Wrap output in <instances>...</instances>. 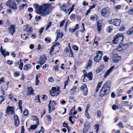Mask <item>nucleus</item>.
Segmentation results:
<instances>
[{"label":"nucleus","instance_id":"51","mask_svg":"<svg viewBox=\"0 0 133 133\" xmlns=\"http://www.w3.org/2000/svg\"><path fill=\"white\" fill-rule=\"evenodd\" d=\"M28 110L26 109H24V110L23 111V114L24 115H26L28 114Z\"/></svg>","mask_w":133,"mask_h":133},{"label":"nucleus","instance_id":"61","mask_svg":"<svg viewBox=\"0 0 133 133\" xmlns=\"http://www.w3.org/2000/svg\"><path fill=\"white\" fill-rule=\"evenodd\" d=\"M47 119H48V121H50L51 120V116L50 115H48L46 116Z\"/></svg>","mask_w":133,"mask_h":133},{"label":"nucleus","instance_id":"18","mask_svg":"<svg viewBox=\"0 0 133 133\" xmlns=\"http://www.w3.org/2000/svg\"><path fill=\"white\" fill-rule=\"evenodd\" d=\"M92 74L91 72H90L87 74L84 73L83 76H84L83 78H84L85 77H87L90 80H91L92 79Z\"/></svg>","mask_w":133,"mask_h":133},{"label":"nucleus","instance_id":"32","mask_svg":"<svg viewBox=\"0 0 133 133\" xmlns=\"http://www.w3.org/2000/svg\"><path fill=\"white\" fill-rule=\"evenodd\" d=\"M127 33L129 35H131L133 33V26L128 31Z\"/></svg>","mask_w":133,"mask_h":133},{"label":"nucleus","instance_id":"35","mask_svg":"<svg viewBox=\"0 0 133 133\" xmlns=\"http://www.w3.org/2000/svg\"><path fill=\"white\" fill-rule=\"evenodd\" d=\"M31 65L29 64H26L24 65L23 67V69L25 70H27L28 69L30 68Z\"/></svg>","mask_w":133,"mask_h":133},{"label":"nucleus","instance_id":"50","mask_svg":"<svg viewBox=\"0 0 133 133\" xmlns=\"http://www.w3.org/2000/svg\"><path fill=\"white\" fill-rule=\"evenodd\" d=\"M23 65V64L22 62L21 61L19 65V68L21 70H22V67Z\"/></svg>","mask_w":133,"mask_h":133},{"label":"nucleus","instance_id":"12","mask_svg":"<svg viewBox=\"0 0 133 133\" xmlns=\"http://www.w3.org/2000/svg\"><path fill=\"white\" fill-rule=\"evenodd\" d=\"M115 67V66L114 65L111 67L110 69L107 70L103 76V77L104 78H105L107 76L109 75L110 73L113 71Z\"/></svg>","mask_w":133,"mask_h":133},{"label":"nucleus","instance_id":"56","mask_svg":"<svg viewBox=\"0 0 133 133\" xmlns=\"http://www.w3.org/2000/svg\"><path fill=\"white\" fill-rule=\"evenodd\" d=\"M115 8L116 9L118 10L120 9L121 8V6L120 5H118L115 6Z\"/></svg>","mask_w":133,"mask_h":133},{"label":"nucleus","instance_id":"64","mask_svg":"<svg viewBox=\"0 0 133 133\" xmlns=\"http://www.w3.org/2000/svg\"><path fill=\"white\" fill-rule=\"evenodd\" d=\"M44 129L43 127H41V130L39 131L38 132L39 133H44Z\"/></svg>","mask_w":133,"mask_h":133},{"label":"nucleus","instance_id":"38","mask_svg":"<svg viewBox=\"0 0 133 133\" xmlns=\"http://www.w3.org/2000/svg\"><path fill=\"white\" fill-rule=\"evenodd\" d=\"M76 14H72L70 16V18L71 20H74L75 18Z\"/></svg>","mask_w":133,"mask_h":133},{"label":"nucleus","instance_id":"21","mask_svg":"<svg viewBox=\"0 0 133 133\" xmlns=\"http://www.w3.org/2000/svg\"><path fill=\"white\" fill-rule=\"evenodd\" d=\"M76 117L75 116H70L69 117V120L72 124H73L75 121V118Z\"/></svg>","mask_w":133,"mask_h":133},{"label":"nucleus","instance_id":"41","mask_svg":"<svg viewBox=\"0 0 133 133\" xmlns=\"http://www.w3.org/2000/svg\"><path fill=\"white\" fill-rule=\"evenodd\" d=\"M35 100H36L35 101L37 102H39L40 103L39 100V95H38L36 96Z\"/></svg>","mask_w":133,"mask_h":133},{"label":"nucleus","instance_id":"1","mask_svg":"<svg viewBox=\"0 0 133 133\" xmlns=\"http://www.w3.org/2000/svg\"><path fill=\"white\" fill-rule=\"evenodd\" d=\"M33 7L37 11V14L42 17L47 16L54 8L50 3H44L41 6L35 3L33 5Z\"/></svg>","mask_w":133,"mask_h":133},{"label":"nucleus","instance_id":"54","mask_svg":"<svg viewBox=\"0 0 133 133\" xmlns=\"http://www.w3.org/2000/svg\"><path fill=\"white\" fill-rule=\"evenodd\" d=\"M65 20H63L62 21H61L60 23V27H62V26L63 24H64V23H65Z\"/></svg>","mask_w":133,"mask_h":133},{"label":"nucleus","instance_id":"4","mask_svg":"<svg viewBox=\"0 0 133 133\" xmlns=\"http://www.w3.org/2000/svg\"><path fill=\"white\" fill-rule=\"evenodd\" d=\"M59 88L58 87H52L49 92L51 96H57L59 94Z\"/></svg>","mask_w":133,"mask_h":133},{"label":"nucleus","instance_id":"5","mask_svg":"<svg viewBox=\"0 0 133 133\" xmlns=\"http://www.w3.org/2000/svg\"><path fill=\"white\" fill-rule=\"evenodd\" d=\"M6 6L14 10L17 9L16 4L14 0L8 1L6 3Z\"/></svg>","mask_w":133,"mask_h":133},{"label":"nucleus","instance_id":"16","mask_svg":"<svg viewBox=\"0 0 133 133\" xmlns=\"http://www.w3.org/2000/svg\"><path fill=\"white\" fill-rule=\"evenodd\" d=\"M15 124L16 126H18L19 123V120L18 116L16 115H14V116Z\"/></svg>","mask_w":133,"mask_h":133},{"label":"nucleus","instance_id":"59","mask_svg":"<svg viewBox=\"0 0 133 133\" xmlns=\"http://www.w3.org/2000/svg\"><path fill=\"white\" fill-rule=\"evenodd\" d=\"M14 75L15 77H17L19 75V73L18 72H16L14 73Z\"/></svg>","mask_w":133,"mask_h":133},{"label":"nucleus","instance_id":"52","mask_svg":"<svg viewBox=\"0 0 133 133\" xmlns=\"http://www.w3.org/2000/svg\"><path fill=\"white\" fill-rule=\"evenodd\" d=\"M85 115L86 117L87 118H90V116L89 114L87 112V111H85Z\"/></svg>","mask_w":133,"mask_h":133},{"label":"nucleus","instance_id":"60","mask_svg":"<svg viewBox=\"0 0 133 133\" xmlns=\"http://www.w3.org/2000/svg\"><path fill=\"white\" fill-rule=\"evenodd\" d=\"M112 108L113 110H115L116 109L118 108V107L117 105H114L112 106Z\"/></svg>","mask_w":133,"mask_h":133},{"label":"nucleus","instance_id":"10","mask_svg":"<svg viewBox=\"0 0 133 133\" xmlns=\"http://www.w3.org/2000/svg\"><path fill=\"white\" fill-rule=\"evenodd\" d=\"M122 59L121 57L119 56L117 54H115L113 56V60L114 62L117 63Z\"/></svg>","mask_w":133,"mask_h":133},{"label":"nucleus","instance_id":"29","mask_svg":"<svg viewBox=\"0 0 133 133\" xmlns=\"http://www.w3.org/2000/svg\"><path fill=\"white\" fill-rule=\"evenodd\" d=\"M113 27L112 26H108L106 28L107 31L109 32H110L113 30Z\"/></svg>","mask_w":133,"mask_h":133},{"label":"nucleus","instance_id":"9","mask_svg":"<svg viewBox=\"0 0 133 133\" xmlns=\"http://www.w3.org/2000/svg\"><path fill=\"white\" fill-rule=\"evenodd\" d=\"M46 59V58L44 55H43L41 56L39 58L38 63L42 65L44 64Z\"/></svg>","mask_w":133,"mask_h":133},{"label":"nucleus","instance_id":"2","mask_svg":"<svg viewBox=\"0 0 133 133\" xmlns=\"http://www.w3.org/2000/svg\"><path fill=\"white\" fill-rule=\"evenodd\" d=\"M111 82L110 81L106 82L103 85L99 93L101 97L104 95H107L109 92L111 88Z\"/></svg>","mask_w":133,"mask_h":133},{"label":"nucleus","instance_id":"17","mask_svg":"<svg viewBox=\"0 0 133 133\" xmlns=\"http://www.w3.org/2000/svg\"><path fill=\"white\" fill-rule=\"evenodd\" d=\"M130 43L128 42L125 44L121 43L120 44L121 45V46L122 47L123 50H126L129 46L130 44Z\"/></svg>","mask_w":133,"mask_h":133},{"label":"nucleus","instance_id":"34","mask_svg":"<svg viewBox=\"0 0 133 133\" xmlns=\"http://www.w3.org/2000/svg\"><path fill=\"white\" fill-rule=\"evenodd\" d=\"M69 81V77H68L67 80L65 81L64 82V89L65 88L66 86L67 85L68 82Z\"/></svg>","mask_w":133,"mask_h":133},{"label":"nucleus","instance_id":"6","mask_svg":"<svg viewBox=\"0 0 133 133\" xmlns=\"http://www.w3.org/2000/svg\"><path fill=\"white\" fill-rule=\"evenodd\" d=\"M113 40V42L114 44H116L120 41H122L124 39L123 35L122 34H118L114 37Z\"/></svg>","mask_w":133,"mask_h":133},{"label":"nucleus","instance_id":"47","mask_svg":"<svg viewBox=\"0 0 133 133\" xmlns=\"http://www.w3.org/2000/svg\"><path fill=\"white\" fill-rule=\"evenodd\" d=\"M97 17V15L96 14H94V15H91L90 16V19L91 20H93L94 19L95 17Z\"/></svg>","mask_w":133,"mask_h":133},{"label":"nucleus","instance_id":"22","mask_svg":"<svg viewBox=\"0 0 133 133\" xmlns=\"http://www.w3.org/2000/svg\"><path fill=\"white\" fill-rule=\"evenodd\" d=\"M34 90L31 88H28L27 94L28 95H31L33 94Z\"/></svg>","mask_w":133,"mask_h":133},{"label":"nucleus","instance_id":"30","mask_svg":"<svg viewBox=\"0 0 133 133\" xmlns=\"http://www.w3.org/2000/svg\"><path fill=\"white\" fill-rule=\"evenodd\" d=\"M69 57H70L71 58L74 57V55L73 52L72 51L71 49L70 46H69Z\"/></svg>","mask_w":133,"mask_h":133},{"label":"nucleus","instance_id":"53","mask_svg":"<svg viewBox=\"0 0 133 133\" xmlns=\"http://www.w3.org/2000/svg\"><path fill=\"white\" fill-rule=\"evenodd\" d=\"M128 12L131 14H133V8H132L131 9L129 10Z\"/></svg>","mask_w":133,"mask_h":133},{"label":"nucleus","instance_id":"49","mask_svg":"<svg viewBox=\"0 0 133 133\" xmlns=\"http://www.w3.org/2000/svg\"><path fill=\"white\" fill-rule=\"evenodd\" d=\"M99 125L98 124H96L94 126L95 129H96V132H97L99 128Z\"/></svg>","mask_w":133,"mask_h":133},{"label":"nucleus","instance_id":"37","mask_svg":"<svg viewBox=\"0 0 133 133\" xmlns=\"http://www.w3.org/2000/svg\"><path fill=\"white\" fill-rule=\"evenodd\" d=\"M26 4H21V5H20L19 6V10H23L24 7H25V6H26Z\"/></svg>","mask_w":133,"mask_h":133},{"label":"nucleus","instance_id":"7","mask_svg":"<svg viewBox=\"0 0 133 133\" xmlns=\"http://www.w3.org/2000/svg\"><path fill=\"white\" fill-rule=\"evenodd\" d=\"M96 56L94 57V60L96 62H98L102 58L103 52L101 51H98L96 52Z\"/></svg>","mask_w":133,"mask_h":133},{"label":"nucleus","instance_id":"46","mask_svg":"<svg viewBox=\"0 0 133 133\" xmlns=\"http://www.w3.org/2000/svg\"><path fill=\"white\" fill-rule=\"evenodd\" d=\"M56 32L57 34V37H59L60 34L59 30V29H57L56 30Z\"/></svg>","mask_w":133,"mask_h":133},{"label":"nucleus","instance_id":"15","mask_svg":"<svg viewBox=\"0 0 133 133\" xmlns=\"http://www.w3.org/2000/svg\"><path fill=\"white\" fill-rule=\"evenodd\" d=\"M15 25H12L10 27L8 28V32L11 35H13L15 32Z\"/></svg>","mask_w":133,"mask_h":133},{"label":"nucleus","instance_id":"43","mask_svg":"<svg viewBox=\"0 0 133 133\" xmlns=\"http://www.w3.org/2000/svg\"><path fill=\"white\" fill-rule=\"evenodd\" d=\"M36 85H38L39 83V81L38 79V77L37 75H36Z\"/></svg>","mask_w":133,"mask_h":133},{"label":"nucleus","instance_id":"28","mask_svg":"<svg viewBox=\"0 0 133 133\" xmlns=\"http://www.w3.org/2000/svg\"><path fill=\"white\" fill-rule=\"evenodd\" d=\"M76 88L77 87L76 86H73L72 88L71 89L70 91L71 94H74L75 93Z\"/></svg>","mask_w":133,"mask_h":133},{"label":"nucleus","instance_id":"33","mask_svg":"<svg viewBox=\"0 0 133 133\" xmlns=\"http://www.w3.org/2000/svg\"><path fill=\"white\" fill-rule=\"evenodd\" d=\"M22 100H20L18 103L19 108L21 112L22 111Z\"/></svg>","mask_w":133,"mask_h":133},{"label":"nucleus","instance_id":"27","mask_svg":"<svg viewBox=\"0 0 133 133\" xmlns=\"http://www.w3.org/2000/svg\"><path fill=\"white\" fill-rule=\"evenodd\" d=\"M91 60H89L87 65L85 67L86 69L87 70L89 69L91 67Z\"/></svg>","mask_w":133,"mask_h":133},{"label":"nucleus","instance_id":"57","mask_svg":"<svg viewBox=\"0 0 133 133\" xmlns=\"http://www.w3.org/2000/svg\"><path fill=\"white\" fill-rule=\"evenodd\" d=\"M76 30L74 28L72 29L69 28V31L71 32H72L75 31Z\"/></svg>","mask_w":133,"mask_h":133},{"label":"nucleus","instance_id":"20","mask_svg":"<svg viewBox=\"0 0 133 133\" xmlns=\"http://www.w3.org/2000/svg\"><path fill=\"white\" fill-rule=\"evenodd\" d=\"M0 51L1 52L2 55H3L4 57H5L6 55H9V53L8 52H6L5 50L4 49H2V46L0 48Z\"/></svg>","mask_w":133,"mask_h":133},{"label":"nucleus","instance_id":"13","mask_svg":"<svg viewBox=\"0 0 133 133\" xmlns=\"http://www.w3.org/2000/svg\"><path fill=\"white\" fill-rule=\"evenodd\" d=\"M81 89L83 91L84 95L86 96L88 92V89L86 85L85 84L83 85L81 87Z\"/></svg>","mask_w":133,"mask_h":133},{"label":"nucleus","instance_id":"3","mask_svg":"<svg viewBox=\"0 0 133 133\" xmlns=\"http://www.w3.org/2000/svg\"><path fill=\"white\" fill-rule=\"evenodd\" d=\"M101 13L102 16L106 17L109 16L111 14V9L108 7L104 8L101 11Z\"/></svg>","mask_w":133,"mask_h":133},{"label":"nucleus","instance_id":"25","mask_svg":"<svg viewBox=\"0 0 133 133\" xmlns=\"http://www.w3.org/2000/svg\"><path fill=\"white\" fill-rule=\"evenodd\" d=\"M60 9L61 10L65 12H67L69 10V9L67 10V9H66V8H65V4H63L62 5H61V6L60 7Z\"/></svg>","mask_w":133,"mask_h":133},{"label":"nucleus","instance_id":"39","mask_svg":"<svg viewBox=\"0 0 133 133\" xmlns=\"http://www.w3.org/2000/svg\"><path fill=\"white\" fill-rule=\"evenodd\" d=\"M118 125L120 128H124V126L122 122H119L118 124Z\"/></svg>","mask_w":133,"mask_h":133},{"label":"nucleus","instance_id":"42","mask_svg":"<svg viewBox=\"0 0 133 133\" xmlns=\"http://www.w3.org/2000/svg\"><path fill=\"white\" fill-rule=\"evenodd\" d=\"M117 49L118 51H122L123 50L122 47L121 46V45L120 44L119 46H118L117 48Z\"/></svg>","mask_w":133,"mask_h":133},{"label":"nucleus","instance_id":"40","mask_svg":"<svg viewBox=\"0 0 133 133\" xmlns=\"http://www.w3.org/2000/svg\"><path fill=\"white\" fill-rule=\"evenodd\" d=\"M103 58L105 62H107L109 59V58L107 57L106 56H104Z\"/></svg>","mask_w":133,"mask_h":133},{"label":"nucleus","instance_id":"8","mask_svg":"<svg viewBox=\"0 0 133 133\" xmlns=\"http://www.w3.org/2000/svg\"><path fill=\"white\" fill-rule=\"evenodd\" d=\"M121 20L119 19H111L109 21V23L111 24H113L116 26H119L120 24Z\"/></svg>","mask_w":133,"mask_h":133},{"label":"nucleus","instance_id":"14","mask_svg":"<svg viewBox=\"0 0 133 133\" xmlns=\"http://www.w3.org/2000/svg\"><path fill=\"white\" fill-rule=\"evenodd\" d=\"M6 113L8 115L14 114V109L11 107L8 106L6 109Z\"/></svg>","mask_w":133,"mask_h":133},{"label":"nucleus","instance_id":"58","mask_svg":"<svg viewBox=\"0 0 133 133\" xmlns=\"http://www.w3.org/2000/svg\"><path fill=\"white\" fill-rule=\"evenodd\" d=\"M51 25V22H49L47 25V26L46 28V30L49 27H50Z\"/></svg>","mask_w":133,"mask_h":133},{"label":"nucleus","instance_id":"62","mask_svg":"<svg viewBox=\"0 0 133 133\" xmlns=\"http://www.w3.org/2000/svg\"><path fill=\"white\" fill-rule=\"evenodd\" d=\"M79 27V25L78 24H77L74 26V29L76 30L78 29Z\"/></svg>","mask_w":133,"mask_h":133},{"label":"nucleus","instance_id":"19","mask_svg":"<svg viewBox=\"0 0 133 133\" xmlns=\"http://www.w3.org/2000/svg\"><path fill=\"white\" fill-rule=\"evenodd\" d=\"M39 124V121L38 120L36 121V124L33 125H31L30 126V128L29 129V130H33L35 129L38 126Z\"/></svg>","mask_w":133,"mask_h":133},{"label":"nucleus","instance_id":"11","mask_svg":"<svg viewBox=\"0 0 133 133\" xmlns=\"http://www.w3.org/2000/svg\"><path fill=\"white\" fill-rule=\"evenodd\" d=\"M89 124V123L88 122H86L84 123L83 130V133H86V132L88 131V129L90 127Z\"/></svg>","mask_w":133,"mask_h":133},{"label":"nucleus","instance_id":"63","mask_svg":"<svg viewBox=\"0 0 133 133\" xmlns=\"http://www.w3.org/2000/svg\"><path fill=\"white\" fill-rule=\"evenodd\" d=\"M48 79L49 81L50 82H52L54 81L53 79L51 77H49Z\"/></svg>","mask_w":133,"mask_h":133},{"label":"nucleus","instance_id":"26","mask_svg":"<svg viewBox=\"0 0 133 133\" xmlns=\"http://www.w3.org/2000/svg\"><path fill=\"white\" fill-rule=\"evenodd\" d=\"M102 27V26L99 22L97 23V30L99 32Z\"/></svg>","mask_w":133,"mask_h":133},{"label":"nucleus","instance_id":"23","mask_svg":"<svg viewBox=\"0 0 133 133\" xmlns=\"http://www.w3.org/2000/svg\"><path fill=\"white\" fill-rule=\"evenodd\" d=\"M104 67L103 65H101L96 71V73L99 72L102 70Z\"/></svg>","mask_w":133,"mask_h":133},{"label":"nucleus","instance_id":"55","mask_svg":"<svg viewBox=\"0 0 133 133\" xmlns=\"http://www.w3.org/2000/svg\"><path fill=\"white\" fill-rule=\"evenodd\" d=\"M82 27L83 28V30H81V32H83L84 30V24L83 23H82Z\"/></svg>","mask_w":133,"mask_h":133},{"label":"nucleus","instance_id":"24","mask_svg":"<svg viewBox=\"0 0 133 133\" xmlns=\"http://www.w3.org/2000/svg\"><path fill=\"white\" fill-rule=\"evenodd\" d=\"M77 111H75V108H72L71 109L69 113V115H75L76 114Z\"/></svg>","mask_w":133,"mask_h":133},{"label":"nucleus","instance_id":"45","mask_svg":"<svg viewBox=\"0 0 133 133\" xmlns=\"http://www.w3.org/2000/svg\"><path fill=\"white\" fill-rule=\"evenodd\" d=\"M63 126L64 127H66V128L69 131L68 129V127L67 123H66L65 122H64L63 124Z\"/></svg>","mask_w":133,"mask_h":133},{"label":"nucleus","instance_id":"36","mask_svg":"<svg viewBox=\"0 0 133 133\" xmlns=\"http://www.w3.org/2000/svg\"><path fill=\"white\" fill-rule=\"evenodd\" d=\"M56 104V102L55 101H50L49 102V104L52 106H54Z\"/></svg>","mask_w":133,"mask_h":133},{"label":"nucleus","instance_id":"48","mask_svg":"<svg viewBox=\"0 0 133 133\" xmlns=\"http://www.w3.org/2000/svg\"><path fill=\"white\" fill-rule=\"evenodd\" d=\"M72 48L76 51L78 50V49L77 46L75 45H73L72 46Z\"/></svg>","mask_w":133,"mask_h":133},{"label":"nucleus","instance_id":"31","mask_svg":"<svg viewBox=\"0 0 133 133\" xmlns=\"http://www.w3.org/2000/svg\"><path fill=\"white\" fill-rule=\"evenodd\" d=\"M48 107L49 108V113H50L51 111H52L54 110L55 109V108L53 106H52V108H51V105H50L48 104Z\"/></svg>","mask_w":133,"mask_h":133},{"label":"nucleus","instance_id":"44","mask_svg":"<svg viewBox=\"0 0 133 133\" xmlns=\"http://www.w3.org/2000/svg\"><path fill=\"white\" fill-rule=\"evenodd\" d=\"M5 99L4 97L3 96H0V103L4 101Z\"/></svg>","mask_w":133,"mask_h":133}]
</instances>
